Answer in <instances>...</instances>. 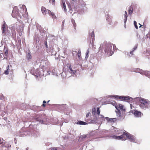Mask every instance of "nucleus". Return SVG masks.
<instances>
[{"mask_svg": "<svg viewBox=\"0 0 150 150\" xmlns=\"http://www.w3.org/2000/svg\"><path fill=\"white\" fill-rule=\"evenodd\" d=\"M139 100L140 103L139 105V106L142 109H145L149 106V103L148 100L142 98H140Z\"/></svg>", "mask_w": 150, "mask_h": 150, "instance_id": "nucleus-1", "label": "nucleus"}, {"mask_svg": "<svg viewBox=\"0 0 150 150\" xmlns=\"http://www.w3.org/2000/svg\"><path fill=\"white\" fill-rule=\"evenodd\" d=\"M105 54L109 57L112 55L113 52L112 51V45L110 43L107 44L105 48Z\"/></svg>", "mask_w": 150, "mask_h": 150, "instance_id": "nucleus-2", "label": "nucleus"}, {"mask_svg": "<svg viewBox=\"0 0 150 150\" xmlns=\"http://www.w3.org/2000/svg\"><path fill=\"white\" fill-rule=\"evenodd\" d=\"M127 134L128 133L123 132L122 134L120 136L113 135L111 136V138L117 140H125L127 138Z\"/></svg>", "mask_w": 150, "mask_h": 150, "instance_id": "nucleus-3", "label": "nucleus"}, {"mask_svg": "<svg viewBox=\"0 0 150 150\" xmlns=\"http://www.w3.org/2000/svg\"><path fill=\"white\" fill-rule=\"evenodd\" d=\"M41 11L43 14L46 15L48 14L50 16H52L53 19H55L56 18V16L53 12H51L50 10L47 9L45 7L42 6V7Z\"/></svg>", "mask_w": 150, "mask_h": 150, "instance_id": "nucleus-4", "label": "nucleus"}, {"mask_svg": "<svg viewBox=\"0 0 150 150\" xmlns=\"http://www.w3.org/2000/svg\"><path fill=\"white\" fill-rule=\"evenodd\" d=\"M11 15L13 17L17 18L18 20H20L21 18V16L18 10L16 7H14L13 8Z\"/></svg>", "mask_w": 150, "mask_h": 150, "instance_id": "nucleus-5", "label": "nucleus"}, {"mask_svg": "<svg viewBox=\"0 0 150 150\" xmlns=\"http://www.w3.org/2000/svg\"><path fill=\"white\" fill-rule=\"evenodd\" d=\"M85 121L88 122L89 123H94L96 122L97 121H98V119L96 116H94V118L91 121L90 120H89L87 118L85 119Z\"/></svg>", "mask_w": 150, "mask_h": 150, "instance_id": "nucleus-6", "label": "nucleus"}, {"mask_svg": "<svg viewBox=\"0 0 150 150\" xmlns=\"http://www.w3.org/2000/svg\"><path fill=\"white\" fill-rule=\"evenodd\" d=\"M12 33L10 32V31L8 30L7 31V35L8 37H12L14 38L16 37V33L15 31H11Z\"/></svg>", "mask_w": 150, "mask_h": 150, "instance_id": "nucleus-7", "label": "nucleus"}, {"mask_svg": "<svg viewBox=\"0 0 150 150\" xmlns=\"http://www.w3.org/2000/svg\"><path fill=\"white\" fill-rule=\"evenodd\" d=\"M127 138H128L132 142H135V139L134 136L131 134H129L128 133Z\"/></svg>", "mask_w": 150, "mask_h": 150, "instance_id": "nucleus-8", "label": "nucleus"}, {"mask_svg": "<svg viewBox=\"0 0 150 150\" xmlns=\"http://www.w3.org/2000/svg\"><path fill=\"white\" fill-rule=\"evenodd\" d=\"M123 98L122 100H123L125 101L129 102L131 100V99H132V98L128 96H122Z\"/></svg>", "mask_w": 150, "mask_h": 150, "instance_id": "nucleus-9", "label": "nucleus"}, {"mask_svg": "<svg viewBox=\"0 0 150 150\" xmlns=\"http://www.w3.org/2000/svg\"><path fill=\"white\" fill-rule=\"evenodd\" d=\"M134 114L136 117H141V112L137 110H135L134 111Z\"/></svg>", "mask_w": 150, "mask_h": 150, "instance_id": "nucleus-10", "label": "nucleus"}, {"mask_svg": "<svg viewBox=\"0 0 150 150\" xmlns=\"http://www.w3.org/2000/svg\"><path fill=\"white\" fill-rule=\"evenodd\" d=\"M17 30L18 33L20 36H21L22 34V32L23 31V29L21 27L18 26V27L17 28Z\"/></svg>", "mask_w": 150, "mask_h": 150, "instance_id": "nucleus-11", "label": "nucleus"}, {"mask_svg": "<svg viewBox=\"0 0 150 150\" xmlns=\"http://www.w3.org/2000/svg\"><path fill=\"white\" fill-rule=\"evenodd\" d=\"M91 33H89V35L91 36V40H92V42H93V41L94 40V30H91Z\"/></svg>", "mask_w": 150, "mask_h": 150, "instance_id": "nucleus-12", "label": "nucleus"}, {"mask_svg": "<svg viewBox=\"0 0 150 150\" xmlns=\"http://www.w3.org/2000/svg\"><path fill=\"white\" fill-rule=\"evenodd\" d=\"M5 28H6V24L5 23L1 27V30L2 32V34H5V32L6 31L5 30Z\"/></svg>", "mask_w": 150, "mask_h": 150, "instance_id": "nucleus-13", "label": "nucleus"}, {"mask_svg": "<svg viewBox=\"0 0 150 150\" xmlns=\"http://www.w3.org/2000/svg\"><path fill=\"white\" fill-rule=\"evenodd\" d=\"M69 72L71 73L75 74L76 72L75 71L72 70L71 66L70 65H69Z\"/></svg>", "mask_w": 150, "mask_h": 150, "instance_id": "nucleus-14", "label": "nucleus"}, {"mask_svg": "<svg viewBox=\"0 0 150 150\" xmlns=\"http://www.w3.org/2000/svg\"><path fill=\"white\" fill-rule=\"evenodd\" d=\"M26 57L28 59H31L32 56L30 51L28 52V53L26 54Z\"/></svg>", "mask_w": 150, "mask_h": 150, "instance_id": "nucleus-15", "label": "nucleus"}, {"mask_svg": "<svg viewBox=\"0 0 150 150\" xmlns=\"http://www.w3.org/2000/svg\"><path fill=\"white\" fill-rule=\"evenodd\" d=\"M18 11H20V13L22 15H23V13L25 12L26 9H25L24 10L23 7H21L20 8V9L18 10Z\"/></svg>", "mask_w": 150, "mask_h": 150, "instance_id": "nucleus-16", "label": "nucleus"}, {"mask_svg": "<svg viewBox=\"0 0 150 150\" xmlns=\"http://www.w3.org/2000/svg\"><path fill=\"white\" fill-rule=\"evenodd\" d=\"M77 124L79 125H85L87 124V123L86 122H84L82 121H78L77 122Z\"/></svg>", "mask_w": 150, "mask_h": 150, "instance_id": "nucleus-17", "label": "nucleus"}, {"mask_svg": "<svg viewBox=\"0 0 150 150\" xmlns=\"http://www.w3.org/2000/svg\"><path fill=\"white\" fill-rule=\"evenodd\" d=\"M98 121H101L102 120H103L104 119V116L101 115H98Z\"/></svg>", "mask_w": 150, "mask_h": 150, "instance_id": "nucleus-18", "label": "nucleus"}, {"mask_svg": "<svg viewBox=\"0 0 150 150\" xmlns=\"http://www.w3.org/2000/svg\"><path fill=\"white\" fill-rule=\"evenodd\" d=\"M127 12L126 11H125V18H124V22H125V23H126V22L127 20Z\"/></svg>", "mask_w": 150, "mask_h": 150, "instance_id": "nucleus-19", "label": "nucleus"}, {"mask_svg": "<svg viewBox=\"0 0 150 150\" xmlns=\"http://www.w3.org/2000/svg\"><path fill=\"white\" fill-rule=\"evenodd\" d=\"M119 108H120V109L121 110L123 111L125 110V109L124 108V106L120 104H119Z\"/></svg>", "mask_w": 150, "mask_h": 150, "instance_id": "nucleus-20", "label": "nucleus"}, {"mask_svg": "<svg viewBox=\"0 0 150 150\" xmlns=\"http://www.w3.org/2000/svg\"><path fill=\"white\" fill-rule=\"evenodd\" d=\"M35 120L38 121H39L40 122H42V120L41 117H37L35 118Z\"/></svg>", "mask_w": 150, "mask_h": 150, "instance_id": "nucleus-21", "label": "nucleus"}, {"mask_svg": "<svg viewBox=\"0 0 150 150\" xmlns=\"http://www.w3.org/2000/svg\"><path fill=\"white\" fill-rule=\"evenodd\" d=\"M71 22L73 25L75 29L76 30V25L75 22V21L74 20L72 19H71Z\"/></svg>", "mask_w": 150, "mask_h": 150, "instance_id": "nucleus-22", "label": "nucleus"}, {"mask_svg": "<svg viewBox=\"0 0 150 150\" xmlns=\"http://www.w3.org/2000/svg\"><path fill=\"white\" fill-rule=\"evenodd\" d=\"M133 8H132L130 7L128 11V13L129 14L131 15L133 13Z\"/></svg>", "mask_w": 150, "mask_h": 150, "instance_id": "nucleus-23", "label": "nucleus"}, {"mask_svg": "<svg viewBox=\"0 0 150 150\" xmlns=\"http://www.w3.org/2000/svg\"><path fill=\"white\" fill-rule=\"evenodd\" d=\"M4 54L6 56H7L8 54V50L6 48L4 47Z\"/></svg>", "mask_w": 150, "mask_h": 150, "instance_id": "nucleus-24", "label": "nucleus"}, {"mask_svg": "<svg viewBox=\"0 0 150 150\" xmlns=\"http://www.w3.org/2000/svg\"><path fill=\"white\" fill-rule=\"evenodd\" d=\"M89 53V50L88 49L87 50V51L86 53V56L85 57V58L86 59H87L89 57L88 54Z\"/></svg>", "mask_w": 150, "mask_h": 150, "instance_id": "nucleus-25", "label": "nucleus"}, {"mask_svg": "<svg viewBox=\"0 0 150 150\" xmlns=\"http://www.w3.org/2000/svg\"><path fill=\"white\" fill-rule=\"evenodd\" d=\"M117 115L120 117L121 116V113L119 110H118V111L116 112Z\"/></svg>", "mask_w": 150, "mask_h": 150, "instance_id": "nucleus-26", "label": "nucleus"}, {"mask_svg": "<svg viewBox=\"0 0 150 150\" xmlns=\"http://www.w3.org/2000/svg\"><path fill=\"white\" fill-rule=\"evenodd\" d=\"M62 3V8L64 9V10L65 11H66V8L65 4V2H63Z\"/></svg>", "mask_w": 150, "mask_h": 150, "instance_id": "nucleus-27", "label": "nucleus"}, {"mask_svg": "<svg viewBox=\"0 0 150 150\" xmlns=\"http://www.w3.org/2000/svg\"><path fill=\"white\" fill-rule=\"evenodd\" d=\"M115 97L116 99H119L120 100L122 99L123 98L122 96H115Z\"/></svg>", "mask_w": 150, "mask_h": 150, "instance_id": "nucleus-28", "label": "nucleus"}, {"mask_svg": "<svg viewBox=\"0 0 150 150\" xmlns=\"http://www.w3.org/2000/svg\"><path fill=\"white\" fill-rule=\"evenodd\" d=\"M7 68H8V69H7L4 72V74H5L6 75L8 74L9 71V67L8 66L7 67Z\"/></svg>", "mask_w": 150, "mask_h": 150, "instance_id": "nucleus-29", "label": "nucleus"}, {"mask_svg": "<svg viewBox=\"0 0 150 150\" xmlns=\"http://www.w3.org/2000/svg\"><path fill=\"white\" fill-rule=\"evenodd\" d=\"M81 51L80 50H79L78 53V57L80 58L81 57Z\"/></svg>", "mask_w": 150, "mask_h": 150, "instance_id": "nucleus-30", "label": "nucleus"}, {"mask_svg": "<svg viewBox=\"0 0 150 150\" xmlns=\"http://www.w3.org/2000/svg\"><path fill=\"white\" fill-rule=\"evenodd\" d=\"M134 25L135 26V28L136 29H138V28L137 26V23L136 21H134Z\"/></svg>", "mask_w": 150, "mask_h": 150, "instance_id": "nucleus-31", "label": "nucleus"}, {"mask_svg": "<svg viewBox=\"0 0 150 150\" xmlns=\"http://www.w3.org/2000/svg\"><path fill=\"white\" fill-rule=\"evenodd\" d=\"M49 2L52 3L53 5H54L55 3V0H49Z\"/></svg>", "mask_w": 150, "mask_h": 150, "instance_id": "nucleus-32", "label": "nucleus"}, {"mask_svg": "<svg viewBox=\"0 0 150 150\" xmlns=\"http://www.w3.org/2000/svg\"><path fill=\"white\" fill-rule=\"evenodd\" d=\"M100 109L99 108H97V113L98 115H100Z\"/></svg>", "mask_w": 150, "mask_h": 150, "instance_id": "nucleus-33", "label": "nucleus"}, {"mask_svg": "<svg viewBox=\"0 0 150 150\" xmlns=\"http://www.w3.org/2000/svg\"><path fill=\"white\" fill-rule=\"evenodd\" d=\"M92 113L93 114V113H95L96 112V109L95 108H94L92 109Z\"/></svg>", "mask_w": 150, "mask_h": 150, "instance_id": "nucleus-34", "label": "nucleus"}, {"mask_svg": "<svg viewBox=\"0 0 150 150\" xmlns=\"http://www.w3.org/2000/svg\"><path fill=\"white\" fill-rule=\"evenodd\" d=\"M43 104L42 105V106L44 107H45L46 106V104L47 102L45 101L44 100L43 101Z\"/></svg>", "mask_w": 150, "mask_h": 150, "instance_id": "nucleus-35", "label": "nucleus"}, {"mask_svg": "<svg viewBox=\"0 0 150 150\" xmlns=\"http://www.w3.org/2000/svg\"><path fill=\"white\" fill-rule=\"evenodd\" d=\"M137 46H136L134 47L133 48L132 51H135L137 49Z\"/></svg>", "mask_w": 150, "mask_h": 150, "instance_id": "nucleus-36", "label": "nucleus"}, {"mask_svg": "<svg viewBox=\"0 0 150 150\" xmlns=\"http://www.w3.org/2000/svg\"><path fill=\"white\" fill-rule=\"evenodd\" d=\"M123 133L122 132V130H119L118 131V133H117V134H122Z\"/></svg>", "mask_w": 150, "mask_h": 150, "instance_id": "nucleus-37", "label": "nucleus"}, {"mask_svg": "<svg viewBox=\"0 0 150 150\" xmlns=\"http://www.w3.org/2000/svg\"><path fill=\"white\" fill-rule=\"evenodd\" d=\"M87 137V136L86 135H83L82 136V139H85Z\"/></svg>", "mask_w": 150, "mask_h": 150, "instance_id": "nucleus-38", "label": "nucleus"}, {"mask_svg": "<svg viewBox=\"0 0 150 150\" xmlns=\"http://www.w3.org/2000/svg\"><path fill=\"white\" fill-rule=\"evenodd\" d=\"M147 36L148 37L149 39H150V31L148 33V34L147 35Z\"/></svg>", "mask_w": 150, "mask_h": 150, "instance_id": "nucleus-39", "label": "nucleus"}, {"mask_svg": "<svg viewBox=\"0 0 150 150\" xmlns=\"http://www.w3.org/2000/svg\"><path fill=\"white\" fill-rule=\"evenodd\" d=\"M91 114L90 112H89L88 113H87L86 115V117H88V116H89V115Z\"/></svg>", "mask_w": 150, "mask_h": 150, "instance_id": "nucleus-40", "label": "nucleus"}, {"mask_svg": "<svg viewBox=\"0 0 150 150\" xmlns=\"http://www.w3.org/2000/svg\"><path fill=\"white\" fill-rule=\"evenodd\" d=\"M115 104L116 103H112V104L113 105H115V108L117 109V107L115 106Z\"/></svg>", "mask_w": 150, "mask_h": 150, "instance_id": "nucleus-41", "label": "nucleus"}, {"mask_svg": "<svg viewBox=\"0 0 150 150\" xmlns=\"http://www.w3.org/2000/svg\"><path fill=\"white\" fill-rule=\"evenodd\" d=\"M45 46H46V47L47 48H48V46H47V42H45Z\"/></svg>", "mask_w": 150, "mask_h": 150, "instance_id": "nucleus-42", "label": "nucleus"}, {"mask_svg": "<svg viewBox=\"0 0 150 150\" xmlns=\"http://www.w3.org/2000/svg\"><path fill=\"white\" fill-rule=\"evenodd\" d=\"M134 51H131L130 52V54H131L132 55H133V52Z\"/></svg>", "mask_w": 150, "mask_h": 150, "instance_id": "nucleus-43", "label": "nucleus"}, {"mask_svg": "<svg viewBox=\"0 0 150 150\" xmlns=\"http://www.w3.org/2000/svg\"><path fill=\"white\" fill-rule=\"evenodd\" d=\"M37 71H38V75H39L40 74V71H39L38 69H37Z\"/></svg>", "mask_w": 150, "mask_h": 150, "instance_id": "nucleus-44", "label": "nucleus"}, {"mask_svg": "<svg viewBox=\"0 0 150 150\" xmlns=\"http://www.w3.org/2000/svg\"><path fill=\"white\" fill-rule=\"evenodd\" d=\"M139 25H140V26L139 27V28L141 27H142V25H141L140 23H139Z\"/></svg>", "mask_w": 150, "mask_h": 150, "instance_id": "nucleus-45", "label": "nucleus"}, {"mask_svg": "<svg viewBox=\"0 0 150 150\" xmlns=\"http://www.w3.org/2000/svg\"><path fill=\"white\" fill-rule=\"evenodd\" d=\"M2 148H3V149L4 148H6V147H4V146H3L2 147Z\"/></svg>", "mask_w": 150, "mask_h": 150, "instance_id": "nucleus-46", "label": "nucleus"}, {"mask_svg": "<svg viewBox=\"0 0 150 150\" xmlns=\"http://www.w3.org/2000/svg\"><path fill=\"white\" fill-rule=\"evenodd\" d=\"M1 140L0 139V144H1Z\"/></svg>", "mask_w": 150, "mask_h": 150, "instance_id": "nucleus-47", "label": "nucleus"}, {"mask_svg": "<svg viewBox=\"0 0 150 150\" xmlns=\"http://www.w3.org/2000/svg\"><path fill=\"white\" fill-rule=\"evenodd\" d=\"M64 21H63L62 22L63 24H64Z\"/></svg>", "mask_w": 150, "mask_h": 150, "instance_id": "nucleus-48", "label": "nucleus"}, {"mask_svg": "<svg viewBox=\"0 0 150 150\" xmlns=\"http://www.w3.org/2000/svg\"><path fill=\"white\" fill-rule=\"evenodd\" d=\"M49 101H50V100H48V101H47V103H48L49 102Z\"/></svg>", "mask_w": 150, "mask_h": 150, "instance_id": "nucleus-49", "label": "nucleus"}, {"mask_svg": "<svg viewBox=\"0 0 150 150\" xmlns=\"http://www.w3.org/2000/svg\"><path fill=\"white\" fill-rule=\"evenodd\" d=\"M72 1H76V0H72Z\"/></svg>", "mask_w": 150, "mask_h": 150, "instance_id": "nucleus-50", "label": "nucleus"}, {"mask_svg": "<svg viewBox=\"0 0 150 150\" xmlns=\"http://www.w3.org/2000/svg\"><path fill=\"white\" fill-rule=\"evenodd\" d=\"M108 117H106V118L107 119H108Z\"/></svg>", "mask_w": 150, "mask_h": 150, "instance_id": "nucleus-51", "label": "nucleus"}]
</instances>
